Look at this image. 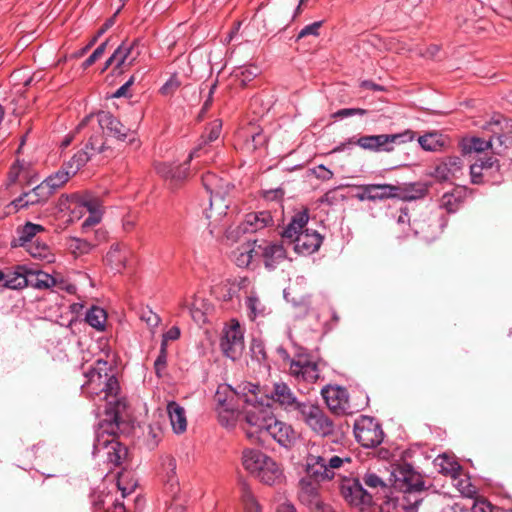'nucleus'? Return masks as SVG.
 Instances as JSON below:
<instances>
[{
    "label": "nucleus",
    "mask_w": 512,
    "mask_h": 512,
    "mask_svg": "<svg viewBox=\"0 0 512 512\" xmlns=\"http://www.w3.org/2000/svg\"><path fill=\"white\" fill-rule=\"evenodd\" d=\"M82 393L98 406V413L105 414L95 430L93 455L104 463L118 466L127 456V448L116 440L119 429V415L125 403L119 396L120 385L113 373L112 366L98 359L85 373Z\"/></svg>",
    "instance_id": "nucleus-1"
},
{
    "label": "nucleus",
    "mask_w": 512,
    "mask_h": 512,
    "mask_svg": "<svg viewBox=\"0 0 512 512\" xmlns=\"http://www.w3.org/2000/svg\"><path fill=\"white\" fill-rule=\"evenodd\" d=\"M257 389L258 386L252 383L244 386L243 391L247 390L249 396H245L241 409L246 436L255 443L264 441L265 431L275 417L272 407L258 400Z\"/></svg>",
    "instance_id": "nucleus-2"
},
{
    "label": "nucleus",
    "mask_w": 512,
    "mask_h": 512,
    "mask_svg": "<svg viewBox=\"0 0 512 512\" xmlns=\"http://www.w3.org/2000/svg\"><path fill=\"white\" fill-rule=\"evenodd\" d=\"M309 220L307 210L297 212L284 229L282 236L294 243L298 254L311 255L320 248L323 237L313 229L305 228Z\"/></svg>",
    "instance_id": "nucleus-3"
},
{
    "label": "nucleus",
    "mask_w": 512,
    "mask_h": 512,
    "mask_svg": "<svg viewBox=\"0 0 512 512\" xmlns=\"http://www.w3.org/2000/svg\"><path fill=\"white\" fill-rule=\"evenodd\" d=\"M241 463L249 474L265 484H275L282 477V471L278 464L271 457L258 449H244Z\"/></svg>",
    "instance_id": "nucleus-4"
},
{
    "label": "nucleus",
    "mask_w": 512,
    "mask_h": 512,
    "mask_svg": "<svg viewBox=\"0 0 512 512\" xmlns=\"http://www.w3.org/2000/svg\"><path fill=\"white\" fill-rule=\"evenodd\" d=\"M393 486L403 492L402 507L405 512H417L422 502L421 494L424 491V483L419 474L409 468H398L393 473Z\"/></svg>",
    "instance_id": "nucleus-5"
},
{
    "label": "nucleus",
    "mask_w": 512,
    "mask_h": 512,
    "mask_svg": "<svg viewBox=\"0 0 512 512\" xmlns=\"http://www.w3.org/2000/svg\"><path fill=\"white\" fill-rule=\"evenodd\" d=\"M350 463L351 457L346 454L334 455L327 449H324L321 454H315L312 451L307 456L306 471L315 482H320L333 479L336 470Z\"/></svg>",
    "instance_id": "nucleus-6"
},
{
    "label": "nucleus",
    "mask_w": 512,
    "mask_h": 512,
    "mask_svg": "<svg viewBox=\"0 0 512 512\" xmlns=\"http://www.w3.org/2000/svg\"><path fill=\"white\" fill-rule=\"evenodd\" d=\"M64 185V172L59 170L55 175L49 176L39 185L30 191L22 193L18 198L11 201L6 208L8 212H18L31 206L41 204L60 187Z\"/></svg>",
    "instance_id": "nucleus-7"
},
{
    "label": "nucleus",
    "mask_w": 512,
    "mask_h": 512,
    "mask_svg": "<svg viewBox=\"0 0 512 512\" xmlns=\"http://www.w3.org/2000/svg\"><path fill=\"white\" fill-rule=\"evenodd\" d=\"M89 216L82 224V228H87L98 224L102 219V209L100 201L89 194L83 196L72 194L66 196V221L73 222L82 218L85 213Z\"/></svg>",
    "instance_id": "nucleus-8"
},
{
    "label": "nucleus",
    "mask_w": 512,
    "mask_h": 512,
    "mask_svg": "<svg viewBox=\"0 0 512 512\" xmlns=\"http://www.w3.org/2000/svg\"><path fill=\"white\" fill-rule=\"evenodd\" d=\"M202 182L205 189L210 193V214L208 218L225 215L229 203L225 201L224 197L233 186L213 173L204 175Z\"/></svg>",
    "instance_id": "nucleus-9"
},
{
    "label": "nucleus",
    "mask_w": 512,
    "mask_h": 512,
    "mask_svg": "<svg viewBox=\"0 0 512 512\" xmlns=\"http://www.w3.org/2000/svg\"><path fill=\"white\" fill-rule=\"evenodd\" d=\"M97 123L104 133L108 136L114 137L117 140L125 141L132 134L131 130L124 126L118 119L111 113L106 111H99L87 115L78 125L77 129L81 130L86 126Z\"/></svg>",
    "instance_id": "nucleus-10"
},
{
    "label": "nucleus",
    "mask_w": 512,
    "mask_h": 512,
    "mask_svg": "<svg viewBox=\"0 0 512 512\" xmlns=\"http://www.w3.org/2000/svg\"><path fill=\"white\" fill-rule=\"evenodd\" d=\"M296 417L319 436L325 437L334 431L333 422L316 404L306 402L300 407Z\"/></svg>",
    "instance_id": "nucleus-11"
},
{
    "label": "nucleus",
    "mask_w": 512,
    "mask_h": 512,
    "mask_svg": "<svg viewBox=\"0 0 512 512\" xmlns=\"http://www.w3.org/2000/svg\"><path fill=\"white\" fill-rule=\"evenodd\" d=\"M414 139V133L411 130H406L402 133L396 134H380V135H369L362 136L355 144L365 150L374 152H390L394 149L395 144H403L410 142Z\"/></svg>",
    "instance_id": "nucleus-12"
},
{
    "label": "nucleus",
    "mask_w": 512,
    "mask_h": 512,
    "mask_svg": "<svg viewBox=\"0 0 512 512\" xmlns=\"http://www.w3.org/2000/svg\"><path fill=\"white\" fill-rule=\"evenodd\" d=\"M220 347L223 354L231 360H237L244 351V332L238 320L231 319L223 328Z\"/></svg>",
    "instance_id": "nucleus-13"
},
{
    "label": "nucleus",
    "mask_w": 512,
    "mask_h": 512,
    "mask_svg": "<svg viewBox=\"0 0 512 512\" xmlns=\"http://www.w3.org/2000/svg\"><path fill=\"white\" fill-rule=\"evenodd\" d=\"M356 440L366 448H373L383 441L380 424L372 417L362 415L354 423Z\"/></svg>",
    "instance_id": "nucleus-14"
},
{
    "label": "nucleus",
    "mask_w": 512,
    "mask_h": 512,
    "mask_svg": "<svg viewBox=\"0 0 512 512\" xmlns=\"http://www.w3.org/2000/svg\"><path fill=\"white\" fill-rule=\"evenodd\" d=\"M289 372L298 382L315 383L320 377L318 363L307 355L298 354L290 362Z\"/></svg>",
    "instance_id": "nucleus-15"
},
{
    "label": "nucleus",
    "mask_w": 512,
    "mask_h": 512,
    "mask_svg": "<svg viewBox=\"0 0 512 512\" xmlns=\"http://www.w3.org/2000/svg\"><path fill=\"white\" fill-rule=\"evenodd\" d=\"M104 150V141L102 136L94 135L89 139L85 150L75 153L66 164V179L74 176L83 167L91 156L95 153H101Z\"/></svg>",
    "instance_id": "nucleus-16"
},
{
    "label": "nucleus",
    "mask_w": 512,
    "mask_h": 512,
    "mask_svg": "<svg viewBox=\"0 0 512 512\" xmlns=\"http://www.w3.org/2000/svg\"><path fill=\"white\" fill-rule=\"evenodd\" d=\"M299 500L312 512H335L325 504L319 495L318 485L315 481L302 479L300 482Z\"/></svg>",
    "instance_id": "nucleus-17"
},
{
    "label": "nucleus",
    "mask_w": 512,
    "mask_h": 512,
    "mask_svg": "<svg viewBox=\"0 0 512 512\" xmlns=\"http://www.w3.org/2000/svg\"><path fill=\"white\" fill-rule=\"evenodd\" d=\"M344 499L352 506L365 507L372 503V496L363 488L358 479L345 480L341 485Z\"/></svg>",
    "instance_id": "nucleus-18"
},
{
    "label": "nucleus",
    "mask_w": 512,
    "mask_h": 512,
    "mask_svg": "<svg viewBox=\"0 0 512 512\" xmlns=\"http://www.w3.org/2000/svg\"><path fill=\"white\" fill-rule=\"evenodd\" d=\"M140 55L138 41L123 42L109 57L106 67L115 65L116 68H128L132 66Z\"/></svg>",
    "instance_id": "nucleus-19"
},
{
    "label": "nucleus",
    "mask_w": 512,
    "mask_h": 512,
    "mask_svg": "<svg viewBox=\"0 0 512 512\" xmlns=\"http://www.w3.org/2000/svg\"><path fill=\"white\" fill-rule=\"evenodd\" d=\"M272 223V216L267 211L249 213L245 216L244 221L236 228L227 231V238H234V234L253 233L267 227Z\"/></svg>",
    "instance_id": "nucleus-20"
},
{
    "label": "nucleus",
    "mask_w": 512,
    "mask_h": 512,
    "mask_svg": "<svg viewBox=\"0 0 512 512\" xmlns=\"http://www.w3.org/2000/svg\"><path fill=\"white\" fill-rule=\"evenodd\" d=\"M271 399L287 412H295L296 414L300 411V407L306 403L299 402L291 388L284 382L274 384Z\"/></svg>",
    "instance_id": "nucleus-21"
},
{
    "label": "nucleus",
    "mask_w": 512,
    "mask_h": 512,
    "mask_svg": "<svg viewBox=\"0 0 512 512\" xmlns=\"http://www.w3.org/2000/svg\"><path fill=\"white\" fill-rule=\"evenodd\" d=\"M325 403L334 413H343L348 408L347 390L340 386H326L321 390Z\"/></svg>",
    "instance_id": "nucleus-22"
},
{
    "label": "nucleus",
    "mask_w": 512,
    "mask_h": 512,
    "mask_svg": "<svg viewBox=\"0 0 512 512\" xmlns=\"http://www.w3.org/2000/svg\"><path fill=\"white\" fill-rule=\"evenodd\" d=\"M271 436L279 445L283 447L291 446L297 439V433L294 431L291 425L278 420L274 417V421L270 423L265 436Z\"/></svg>",
    "instance_id": "nucleus-23"
},
{
    "label": "nucleus",
    "mask_w": 512,
    "mask_h": 512,
    "mask_svg": "<svg viewBox=\"0 0 512 512\" xmlns=\"http://www.w3.org/2000/svg\"><path fill=\"white\" fill-rule=\"evenodd\" d=\"M197 151L194 150L190 155L189 159L183 164L174 163H160L156 166L158 174L166 180H170L172 183H179L186 179L188 176V164L189 161L197 156Z\"/></svg>",
    "instance_id": "nucleus-24"
},
{
    "label": "nucleus",
    "mask_w": 512,
    "mask_h": 512,
    "mask_svg": "<svg viewBox=\"0 0 512 512\" xmlns=\"http://www.w3.org/2000/svg\"><path fill=\"white\" fill-rule=\"evenodd\" d=\"M463 162L457 156L447 157L442 160L431 174L439 181H448L457 178L462 173Z\"/></svg>",
    "instance_id": "nucleus-25"
},
{
    "label": "nucleus",
    "mask_w": 512,
    "mask_h": 512,
    "mask_svg": "<svg viewBox=\"0 0 512 512\" xmlns=\"http://www.w3.org/2000/svg\"><path fill=\"white\" fill-rule=\"evenodd\" d=\"M483 129L493 133L500 144L512 141V120H507L502 115H494L490 121L483 125Z\"/></svg>",
    "instance_id": "nucleus-26"
},
{
    "label": "nucleus",
    "mask_w": 512,
    "mask_h": 512,
    "mask_svg": "<svg viewBox=\"0 0 512 512\" xmlns=\"http://www.w3.org/2000/svg\"><path fill=\"white\" fill-rule=\"evenodd\" d=\"M245 396H249V392H238L228 384H221L218 386L215 393L216 407L230 406L242 404Z\"/></svg>",
    "instance_id": "nucleus-27"
},
{
    "label": "nucleus",
    "mask_w": 512,
    "mask_h": 512,
    "mask_svg": "<svg viewBox=\"0 0 512 512\" xmlns=\"http://www.w3.org/2000/svg\"><path fill=\"white\" fill-rule=\"evenodd\" d=\"M237 137L244 141V147L248 151H254L266 143V137L262 133V129L252 124L241 128L237 132Z\"/></svg>",
    "instance_id": "nucleus-28"
},
{
    "label": "nucleus",
    "mask_w": 512,
    "mask_h": 512,
    "mask_svg": "<svg viewBox=\"0 0 512 512\" xmlns=\"http://www.w3.org/2000/svg\"><path fill=\"white\" fill-rule=\"evenodd\" d=\"M259 256L263 257L265 265L273 268L276 264L286 258V251L279 243L257 244Z\"/></svg>",
    "instance_id": "nucleus-29"
},
{
    "label": "nucleus",
    "mask_w": 512,
    "mask_h": 512,
    "mask_svg": "<svg viewBox=\"0 0 512 512\" xmlns=\"http://www.w3.org/2000/svg\"><path fill=\"white\" fill-rule=\"evenodd\" d=\"M30 163L24 160H16L10 167L4 184L0 187L4 190L11 189L14 185L28 178L30 174Z\"/></svg>",
    "instance_id": "nucleus-30"
},
{
    "label": "nucleus",
    "mask_w": 512,
    "mask_h": 512,
    "mask_svg": "<svg viewBox=\"0 0 512 512\" xmlns=\"http://www.w3.org/2000/svg\"><path fill=\"white\" fill-rule=\"evenodd\" d=\"M396 186L395 198L403 201H412L423 198L428 192V186L424 183H405Z\"/></svg>",
    "instance_id": "nucleus-31"
},
{
    "label": "nucleus",
    "mask_w": 512,
    "mask_h": 512,
    "mask_svg": "<svg viewBox=\"0 0 512 512\" xmlns=\"http://www.w3.org/2000/svg\"><path fill=\"white\" fill-rule=\"evenodd\" d=\"M259 256L256 240L247 241L232 252V259L239 267H247L254 257Z\"/></svg>",
    "instance_id": "nucleus-32"
},
{
    "label": "nucleus",
    "mask_w": 512,
    "mask_h": 512,
    "mask_svg": "<svg viewBox=\"0 0 512 512\" xmlns=\"http://www.w3.org/2000/svg\"><path fill=\"white\" fill-rule=\"evenodd\" d=\"M23 268L16 270H0V288L19 289L27 285V278L23 273Z\"/></svg>",
    "instance_id": "nucleus-33"
},
{
    "label": "nucleus",
    "mask_w": 512,
    "mask_h": 512,
    "mask_svg": "<svg viewBox=\"0 0 512 512\" xmlns=\"http://www.w3.org/2000/svg\"><path fill=\"white\" fill-rule=\"evenodd\" d=\"M245 308L247 316L254 321L257 318H263L270 313L269 307L255 293L251 292L245 299Z\"/></svg>",
    "instance_id": "nucleus-34"
},
{
    "label": "nucleus",
    "mask_w": 512,
    "mask_h": 512,
    "mask_svg": "<svg viewBox=\"0 0 512 512\" xmlns=\"http://www.w3.org/2000/svg\"><path fill=\"white\" fill-rule=\"evenodd\" d=\"M182 306L187 307L189 309L192 319L198 325L207 322V313L210 309V305L205 299L192 296V302L188 303L185 300L182 303Z\"/></svg>",
    "instance_id": "nucleus-35"
},
{
    "label": "nucleus",
    "mask_w": 512,
    "mask_h": 512,
    "mask_svg": "<svg viewBox=\"0 0 512 512\" xmlns=\"http://www.w3.org/2000/svg\"><path fill=\"white\" fill-rule=\"evenodd\" d=\"M167 412L173 431L176 434L183 433L187 428V418L183 407L171 401L167 404Z\"/></svg>",
    "instance_id": "nucleus-36"
},
{
    "label": "nucleus",
    "mask_w": 512,
    "mask_h": 512,
    "mask_svg": "<svg viewBox=\"0 0 512 512\" xmlns=\"http://www.w3.org/2000/svg\"><path fill=\"white\" fill-rule=\"evenodd\" d=\"M435 468L445 475H449L452 479H456L461 473V466L453 458L447 454L439 455L434 460Z\"/></svg>",
    "instance_id": "nucleus-37"
},
{
    "label": "nucleus",
    "mask_w": 512,
    "mask_h": 512,
    "mask_svg": "<svg viewBox=\"0 0 512 512\" xmlns=\"http://www.w3.org/2000/svg\"><path fill=\"white\" fill-rule=\"evenodd\" d=\"M419 145L426 151L436 152L442 150L446 143L447 137L438 132H430L418 138Z\"/></svg>",
    "instance_id": "nucleus-38"
},
{
    "label": "nucleus",
    "mask_w": 512,
    "mask_h": 512,
    "mask_svg": "<svg viewBox=\"0 0 512 512\" xmlns=\"http://www.w3.org/2000/svg\"><path fill=\"white\" fill-rule=\"evenodd\" d=\"M43 230L44 229L41 225L27 222L22 228L18 230V237L13 240L12 246L25 247L29 243L34 242L33 238L37 233Z\"/></svg>",
    "instance_id": "nucleus-39"
},
{
    "label": "nucleus",
    "mask_w": 512,
    "mask_h": 512,
    "mask_svg": "<svg viewBox=\"0 0 512 512\" xmlns=\"http://www.w3.org/2000/svg\"><path fill=\"white\" fill-rule=\"evenodd\" d=\"M492 146V140H484L479 137H465L460 142V148L463 155L480 153Z\"/></svg>",
    "instance_id": "nucleus-40"
},
{
    "label": "nucleus",
    "mask_w": 512,
    "mask_h": 512,
    "mask_svg": "<svg viewBox=\"0 0 512 512\" xmlns=\"http://www.w3.org/2000/svg\"><path fill=\"white\" fill-rule=\"evenodd\" d=\"M465 192L461 188H455L451 192L444 193L440 199V207L449 213L456 212L464 201Z\"/></svg>",
    "instance_id": "nucleus-41"
},
{
    "label": "nucleus",
    "mask_w": 512,
    "mask_h": 512,
    "mask_svg": "<svg viewBox=\"0 0 512 512\" xmlns=\"http://www.w3.org/2000/svg\"><path fill=\"white\" fill-rule=\"evenodd\" d=\"M241 404L216 407L219 423L226 428H233L239 417Z\"/></svg>",
    "instance_id": "nucleus-42"
},
{
    "label": "nucleus",
    "mask_w": 512,
    "mask_h": 512,
    "mask_svg": "<svg viewBox=\"0 0 512 512\" xmlns=\"http://www.w3.org/2000/svg\"><path fill=\"white\" fill-rule=\"evenodd\" d=\"M85 322L97 331L102 332L106 328L107 313L101 307L92 306L85 314Z\"/></svg>",
    "instance_id": "nucleus-43"
},
{
    "label": "nucleus",
    "mask_w": 512,
    "mask_h": 512,
    "mask_svg": "<svg viewBox=\"0 0 512 512\" xmlns=\"http://www.w3.org/2000/svg\"><path fill=\"white\" fill-rule=\"evenodd\" d=\"M162 468L165 472L166 485L169 486L171 493H175L178 486L176 460L171 456H166L162 460Z\"/></svg>",
    "instance_id": "nucleus-44"
},
{
    "label": "nucleus",
    "mask_w": 512,
    "mask_h": 512,
    "mask_svg": "<svg viewBox=\"0 0 512 512\" xmlns=\"http://www.w3.org/2000/svg\"><path fill=\"white\" fill-rule=\"evenodd\" d=\"M126 258L127 253L119 244L113 245L106 255V261L117 272L125 266Z\"/></svg>",
    "instance_id": "nucleus-45"
},
{
    "label": "nucleus",
    "mask_w": 512,
    "mask_h": 512,
    "mask_svg": "<svg viewBox=\"0 0 512 512\" xmlns=\"http://www.w3.org/2000/svg\"><path fill=\"white\" fill-rule=\"evenodd\" d=\"M241 499L245 512H261V506L253 495L248 485L243 484L241 487Z\"/></svg>",
    "instance_id": "nucleus-46"
},
{
    "label": "nucleus",
    "mask_w": 512,
    "mask_h": 512,
    "mask_svg": "<svg viewBox=\"0 0 512 512\" xmlns=\"http://www.w3.org/2000/svg\"><path fill=\"white\" fill-rule=\"evenodd\" d=\"M369 187L373 190L372 195H375L373 201L395 198L397 191L396 186L392 184H369Z\"/></svg>",
    "instance_id": "nucleus-47"
},
{
    "label": "nucleus",
    "mask_w": 512,
    "mask_h": 512,
    "mask_svg": "<svg viewBox=\"0 0 512 512\" xmlns=\"http://www.w3.org/2000/svg\"><path fill=\"white\" fill-rule=\"evenodd\" d=\"M26 249V251L33 257V258H36V259H40V260H46L48 262L51 261V253H50V249L49 247L44 244V243H41L39 241H34L32 243H29L28 245H26L24 247Z\"/></svg>",
    "instance_id": "nucleus-48"
},
{
    "label": "nucleus",
    "mask_w": 512,
    "mask_h": 512,
    "mask_svg": "<svg viewBox=\"0 0 512 512\" xmlns=\"http://www.w3.org/2000/svg\"><path fill=\"white\" fill-rule=\"evenodd\" d=\"M91 249V245L79 238H66V250H68L75 258L88 253Z\"/></svg>",
    "instance_id": "nucleus-49"
},
{
    "label": "nucleus",
    "mask_w": 512,
    "mask_h": 512,
    "mask_svg": "<svg viewBox=\"0 0 512 512\" xmlns=\"http://www.w3.org/2000/svg\"><path fill=\"white\" fill-rule=\"evenodd\" d=\"M461 474L459 476H456V479H453L454 486L458 489V491L465 497L472 498L476 494V488L474 485H472L469 478H460Z\"/></svg>",
    "instance_id": "nucleus-50"
},
{
    "label": "nucleus",
    "mask_w": 512,
    "mask_h": 512,
    "mask_svg": "<svg viewBox=\"0 0 512 512\" xmlns=\"http://www.w3.org/2000/svg\"><path fill=\"white\" fill-rule=\"evenodd\" d=\"M120 11V8L116 11L115 14H117ZM116 15L108 19L103 26L98 30L97 34L91 39V41L83 47L79 52L72 55V57H81L83 56L97 41V39L103 35L110 27L114 24V18Z\"/></svg>",
    "instance_id": "nucleus-51"
},
{
    "label": "nucleus",
    "mask_w": 512,
    "mask_h": 512,
    "mask_svg": "<svg viewBox=\"0 0 512 512\" xmlns=\"http://www.w3.org/2000/svg\"><path fill=\"white\" fill-rule=\"evenodd\" d=\"M222 130V121L220 119H215L206 129L204 135L202 136V141L206 144L209 142L215 141Z\"/></svg>",
    "instance_id": "nucleus-52"
},
{
    "label": "nucleus",
    "mask_w": 512,
    "mask_h": 512,
    "mask_svg": "<svg viewBox=\"0 0 512 512\" xmlns=\"http://www.w3.org/2000/svg\"><path fill=\"white\" fill-rule=\"evenodd\" d=\"M289 296H290L289 292L287 290H284V298L288 302H291L295 308H298L300 310L299 315L304 316V315L308 314L309 309H310V301H309L308 296H302L298 300H296L295 298L290 299Z\"/></svg>",
    "instance_id": "nucleus-53"
},
{
    "label": "nucleus",
    "mask_w": 512,
    "mask_h": 512,
    "mask_svg": "<svg viewBox=\"0 0 512 512\" xmlns=\"http://www.w3.org/2000/svg\"><path fill=\"white\" fill-rule=\"evenodd\" d=\"M183 85L178 74H173L161 87V93L165 95L175 94L179 91V88Z\"/></svg>",
    "instance_id": "nucleus-54"
},
{
    "label": "nucleus",
    "mask_w": 512,
    "mask_h": 512,
    "mask_svg": "<svg viewBox=\"0 0 512 512\" xmlns=\"http://www.w3.org/2000/svg\"><path fill=\"white\" fill-rule=\"evenodd\" d=\"M162 438V431L159 427L149 426L146 436L147 446L154 449Z\"/></svg>",
    "instance_id": "nucleus-55"
},
{
    "label": "nucleus",
    "mask_w": 512,
    "mask_h": 512,
    "mask_svg": "<svg viewBox=\"0 0 512 512\" xmlns=\"http://www.w3.org/2000/svg\"><path fill=\"white\" fill-rule=\"evenodd\" d=\"M128 477L127 474L121 473L118 477L117 486L118 489L122 492V496L126 497L127 495L131 494L134 489L136 488V482L131 481L129 483H126V478Z\"/></svg>",
    "instance_id": "nucleus-56"
},
{
    "label": "nucleus",
    "mask_w": 512,
    "mask_h": 512,
    "mask_svg": "<svg viewBox=\"0 0 512 512\" xmlns=\"http://www.w3.org/2000/svg\"><path fill=\"white\" fill-rule=\"evenodd\" d=\"M106 46H107V41H105L101 45H99L94 50V52L82 63V65H81L82 69L85 70L89 66L93 65L99 58H101L105 52Z\"/></svg>",
    "instance_id": "nucleus-57"
},
{
    "label": "nucleus",
    "mask_w": 512,
    "mask_h": 512,
    "mask_svg": "<svg viewBox=\"0 0 512 512\" xmlns=\"http://www.w3.org/2000/svg\"><path fill=\"white\" fill-rule=\"evenodd\" d=\"M363 482L366 486L372 489L383 488L386 486L384 481L373 472L365 473L363 476Z\"/></svg>",
    "instance_id": "nucleus-58"
},
{
    "label": "nucleus",
    "mask_w": 512,
    "mask_h": 512,
    "mask_svg": "<svg viewBox=\"0 0 512 512\" xmlns=\"http://www.w3.org/2000/svg\"><path fill=\"white\" fill-rule=\"evenodd\" d=\"M321 26H322V21H317V22H313L309 25H306L299 32L297 39H301V38H304L309 35L317 37L319 35V30H320Z\"/></svg>",
    "instance_id": "nucleus-59"
},
{
    "label": "nucleus",
    "mask_w": 512,
    "mask_h": 512,
    "mask_svg": "<svg viewBox=\"0 0 512 512\" xmlns=\"http://www.w3.org/2000/svg\"><path fill=\"white\" fill-rule=\"evenodd\" d=\"M141 320L144 321L151 329L156 328L161 321L160 317L151 310L143 311L141 314Z\"/></svg>",
    "instance_id": "nucleus-60"
},
{
    "label": "nucleus",
    "mask_w": 512,
    "mask_h": 512,
    "mask_svg": "<svg viewBox=\"0 0 512 512\" xmlns=\"http://www.w3.org/2000/svg\"><path fill=\"white\" fill-rule=\"evenodd\" d=\"M483 166L478 165V162L470 166V176L473 184H480L483 181Z\"/></svg>",
    "instance_id": "nucleus-61"
},
{
    "label": "nucleus",
    "mask_w": 512,
    "mask_h": 512,
    "mask_svg": "<svg viewBox=\"0 0 512 512\" xmlns=\"http://www.w3.org/2000/svg\"><path fill=\"white\" fill-rule=\"evenodd\" d=\"M257 69L255 67H245L241 70L240 74H236L239 82L242 85H245L247 81H250L257 74Z\"/></svg>",
    "instance_id": "nucleus-62"
},
{
    "label": "nucleus",
    "mask_w": 512,
    "mask_h": 512,
    "mask_svg": "<svg viewBox=\"0 0 512 512\" xmlns=\"http://www.w3.org/2000/svg\"><path fill=\"white\" fill-rule=\"evenodd\" d=\"M360 92H372V93H378V92H386L385 88L383 86L377 85L371 81H363L360 84Z\"/></svg>",
    "instance_id": "nucleus-63"
},
{
    "label": "nucleus",
    "mask_w": 512,
    "mask_h": 512,
    "mask_svg": "<svg viewBox=\"0 0 512 512\" xmlns=\"http://www.w3.org/2000/svg\"><path fill=\"white\" fill-rule=\"evenodd\" d=\"M360 192L356 195V198L359 200V201H373V196L372 195V191L369 187V184H366V185H361L358 187Z\"/></svg>",
    "instance_id": "nucleus-64"
}]
</instances>
